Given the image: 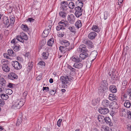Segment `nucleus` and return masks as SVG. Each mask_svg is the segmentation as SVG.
<instances>
[{
  "label": "nucleus",
  "mask_w": 131,
  "mask_h": 131,
  "mask_svg": "<svg viewBox=\"0 0 131 131\" xmlns=\"http://www.w3.org/2000/svg\"><path fill=\"white\" fill-rule=\"evenodd\" d=\"M75 15L77 17H79L82 15L83 9L82 8L79 7H75Z\"/></svg>",
  "instance_id": "5"
},
{
  "label": "nucleus",
  "mask_w": 131,
  "mask_h": 131,
  "mask_svg": "<svg viewBox=\"0 0 131 131\" xmlns=\"http://www.w3.org/2000/svg\"><path fill=\"white\" fill-rule=\"evenodd\" d=\"M82 41L83 43L87 45L89 48L91 49L94 47L93 43L90 40L86 39H84Z\"/></svg>",
  "instance_id": "3"
},
{
  "label": "nucleus",
  "mask_w": 131,
  "mask_h": 131,
  "mask_svg": "<svg viewBox=\"0 0 131 131\" xmlns=\"http://www.w3.org/2000/svg\"><path fill=\"white\" fill-rule=\"evenodd\" d=\"M54 41L53 38H51L48 41L47 44L49 46H52V44L54 43Z\"/></svg>",
  "instance_id": "31"
},
{
  "label": "nucleus",
  "mask_w": 131,
  "mask_h": 131,
  "mask_svg": "<svg viewBox=\"0 0 131 131\" xmlns=\"http://www.w3.org/2000/svg\"><path fill=\"white\" fill-rule=\"evenodd\" d=\"M127 94L130 95L131 94V89L130 88H128L126 92Z\"/></svg>",
  "instance_id": "57"
},
{
  "label": "nucleus",
  "mask_w": 131,
  "mask_h": 131,
  "mask_svg": "<svg viewBox=\"0 0 131 131\" xmlns=\"http://www.w3.org/2000/svg\"><path fill=\"white\" fill-rule=\"evenodd\" d=\"M99 99H94L93 100L92 102V104L93 105L95 106L99 102Z\"/></svg>",
  "instance_id": "36"
},
{
  "label": "nucleus",
  "mask_w": 131,
  "mask_h": 131,
  "mask_svg": "<svg viewBox=\"0 0 131 131\" xmlns=\"http://www.w3.org/2000/svg\"><path fill=\"white\" fill-rule=\"evenodd\" d=\"M97 36V34L95 32L93 31L91 32L88 35L89 38L91 40H93Z\"/></svg>",
  "instance_id": "17"
},
{
  "label": "nucleus",
  "mask_w": 131,
  "mask_h": 131,
  "mask_svg": "<svg viewBox=\"0 0 131 131\" xmlns=\"http://www.w3.org/2000/svg\"><path fill=\"white\" fill-rule=\"evenodd\" d=\"M102 104L104 107L110 108L111 104V102L108 100H105L103 101Z\"/></svg>",
  "instance_id": "13"
},
{
  "label": "nucleus",
  "mask_w": 131,
  "mask_h": 131,
  "mask_svg": "<svg viewBox=\"0 0 131 131\" xmlns=\"http://www.w3.org/2000/svg\"><path fill=\"white\" fill-rule=\"evenodd\" d=\"M99 112L101 114L105 115L109 112V110L108 108L105 107H100L99 109Z\"/></svg>",
  "instance_id": "7"
},
{
  "label": "nucleus",
  "mask_w": 131,
  "mask_h": 131,
  "mask_svg": "<svg viewBox=\"0 0 131 131\" xmlns=\"http://www.w3.org/2000/svg\"><path fill=\"white\" fill-rule=\"evenodd\" d=\"M77 50L79 53L89 52L86 49V46L83 44L80 45L79 48L77 49Z\"/></svg>",
  "instance_id": "8"
},
{
  "label": "nucleus",
  "mask_w": 131,
  "mask_h": 131,
  "mask_svg": "<svg viewBox=\"0 0 131 131\" xmlns=\"http://www.w3.org/2000/svg\"><path fill=\"white\" fill-rule=\"evenodd\" d=\"M92 30L98 32L100 31V30L97 26H93L92 29Z\"/></svg>",
  "instance_id": "39"
},
{
  "label": "nucleus",
  "mask_w": 131,
  "mask_h": 131,
  "mask_svg": "<svg viewBox=\"0 0 131 131\" xmlns=\"http://www.w3.org/2000/svg\"><path fill=\"white\" fill-rule=\"evenodd\" d=\"M38 64L40 65H41V66H42V65H44V66H45V62L42 61H41L40 62H39Z\"/></svg>",
  "instance_id": "60"
},
{
  "label": "nucleus",
  "mask_w": 131,
  "mask_h": 131,
  "mask_svg": "<svg viewBox=\"0 0 131 131\" xmlns=\"http://www.w3.org/2000/svg\"><path fill=\"white\" fill-rule=\"evenodd\" d=\"M63 28H65V27H67L69 26V24L68 23L67 21H64V20H62L58 23Z\"/></svg>",
  "instance_id": "12"
},
{
  "label": "nucleus",
  "mask_w": 131,
  "mask_h": 131,
  "mask_svg": "<svg viewBox=\"0 0 131 131\" xmlns=\"http://www.w3.org/2000/svg\"><path fill=\"white\" fill-rule=\"evenodd\" d=\"M42 76L41 75H39L36 78V79L38 81H39L41 79Z\"/></svg>",
  "instance_id": "61"
},
{
  "label": "nucleus",
  "mask_w": 131,
  "mask_h": 131,
  "mask_svg": "<svg viewBox=\"0 0 131 131\" xmlns=\"http://www.w3.org/2000/svg\"><path fill=\"white\" fill-rule=\"evenodd\" d=\"M108 98L111 101H113L115 100H117V97L115 94L112 93L109 94Z\"/></svg>",
  "instance_id": "20"
},
{
  "label": "nucleus",
  "mask_w": 131,
  "mask_h": 131,
  "mask_svg": "<svg viewBox=\"0 0 131 131\" xmlns=\"http://www.w3.org/2000/svg\"><path fill=\"white\" fill-rule=\"evenodd\" d=\"M8 78L9 79L13 80L17 79L18 78V76L15 73L11 72L8 74Z\"/></svg>",
  "instance_id": "11"
},
{
  "label": "nucleus",
  "mask_w": 131,
  "mask_h": 131,
  "mask_svg": "<svg viewBox=\"0 0 131 131\" xmlns=\"http://www.w3.org/2000/svg\"><path fill=\"white\" fill-rule=\"evenodd\" d=\"M4 56L5 58H6L7 59H9V57L8 56H7V53H4Z\"/></svg>",
  "instance_id": "63"
},
{
  "label": "nucleus",
  "mask_w": 131,
  "mask_h": 131,
  "mask_svg": "<svg viewBox=\"0 0 131 131\" xmlns=\"http://www.w3.org/2000/svg\"><path fill=\"white\" fill-rule=\"evenodd\" d=\"M101 84L104 86V88L105 89H107V86L108 84L106 81L103 80Z\"/></svg>",
  "instance_id": "37"
},
{
  "label": "nucleus",
  "mask_w": 131,
  "mask_h": 131,
  "mask_svg": "<svg viewBox=\"0 0 131 131\" xmlns=\"http://www.w3.org/2000/svg\"><path fill=\"white\" fill-rule=\"evenodd\" d=\"M127 84V81L126 80H124L123 81L122 85L123 86L126 87Z\"/></svg>",
  "instance_id": "54"
},
{
  "label": "nucleus",
  "mask_w": 131,
  "mask_h": 131,
  "mask_svg": "<svg viewBox=\"0 0 131 131\" xmlns=\"http://www.w3.org/2000/svg\"><path fill=\"white\" fill-rule=\"evenodd\" d=\"M49 89V88L48 87H43V91H45L46 92L48 91Z\"/></svg>",
  "instance_id": "55"
},
{
  "label": "nucleus",
  "mask_w": 131,
  "mask_h": 131,
  "mask_svg": "<svg viewBox=\"0 0 131 131\" xmlns=\"http://www.w3.org/2000/svg\"><path fill=\"white\" fill-rule=\"evenodd\" d=\"M76 5L77 7H80V8H82V7L83 6V2H80V1H77L76 2Z\"/></svg>",
  "instance_id": "29"
},
{
  "label": "nucleus",
  "mask_w": 131,
  "mask_h": 131,
  "mask_svg": "<svg viewBox=\"0 0 131 131\" xmlns=\"http://www.w3.org/2000/svg\"><path fill=\"white\" fill-rule=\"evenodd\" d=\"M12 64L15 69L17 70H20L22 68L21 64L17 61H13Z\"/></svg>",
  "instance_id": "6"
},
{
  "label": "nucleus",
  "mask_w": 131,
  "mask_h": 131,
  "mask_svg": "<svg viewBox=\"0 0 131 131\" xmlns=\"http://www.w3.org/2000/svg\"><path fill=\"white\" fill-rule=\"evenodd\" d=\"M105 118L103 116L101 115H99L97 117V119L100 122L102 123L104 120Z\"/></svg>",
  "instance_id": "30"
},
{
  "label": "nucleus",
  "mask_w": 131,
  "mask_h": 131,
  "mask_svg": "<svg viewBox=\"0 0 131 131\" xmlns=\"http://www.w3.org/2000/svg\"><path fill=\"white\" fill-rule=\"evenodd\" d=\"M118 105L116 102H111V104L110 108L112 109H117L118 108Z\"/></svg>",
  "instance_id": "14"
},
{
  "label": "nucleus",
  "mask_w": 131,
  "mask_h": 131,
  "mask_svg": "<svg viewBox=\"0 0 131 131\" xmlns=\"http://www.w3.org/2000/svg\"><path fill=\"white\" fill-rule=\"evenodd\" d=\"M2 19L4 24L5 25H7L9 23V20L7 17L5 16H3Z\"/></svg>",
  "instance_id": "24"
},
{
  "label": "nucleus",
  "mask_w": 131,
  "mask_h": 131,
  "mask_svg": "<svg viewBox=\"0 0 131 131\" xmlns=\"http://www.w3.org/2000/svg\"><path fill=\"white\" fill-rule=\"evenodd\" d=\"M13 84L11 83H8V84L7 85V86L8 87L10 88H13Z\"/></svg>",
  "instance_id": "59"
},
{
  "label": "nucleus",
  "mask_w": 131,
  "mask_h": 131,
  "mask_svg": "<svg viewBox=\"0 0 131 131\" xmlns=\"http://www.w3.org/2000/svg\"><path fill=\"white\" fill-rule=\"evenodd\" d=\"M123 0H118V5L119 6L120 8L122 6V3H123Z\"/></svg>",
  "instance_id": "51"
},
{
  "label": "nucleus",
  "mask_w": 131,
  "mask_h": 131,
  "mask_svg": "<svg viewBox=\"0 0 131 131\" xmlns=\"http://www.w3.org/2000/svg\"><path fill=\"white\" fill-rule=\"evenodd\" d=\"M101 129L102 131H107V129L106 128V126L103 125H102L101 126Z\"/></svg>",
  "instance_id": "48"
},
{
  "label": "nucleus",
  "mask_w": 131,
  "mask_h": 131,
  "mask_svg": "<svg viewBox=\"0 0 131 131\" xmlns=\"http://www.w3.org/2000/svg\"><path fill=\"white\" fill-rule=\"evenodd\" d=\"M67 32V30L65 28L64 29L61 30L59 32V34H58V36L60 38L63 37H66Z\"/></svg>",
  "instance_id": "10"
},
{
  "label": "nucleus",
  "mask_w": 131,
  "mask_h": 131,
  "mask_svg": "<svg viewBox=\"0 0 131 131\" xmlns=\"http://www.w3.org/2000/svg\"><path fill=\"white\" fill-rule=\"evenodd\" d=\"M62 121V120L61 119H59L57 122V125L60 127L61 126V123Z\"/></svg>",
  "instance_id": "50"
},
{
  "label": "nucleus",
  "mask_w": 131,
  "mask_h": 131,
  "mask_svg": "<svg viewBox=\"0 0 131 131\" xmlns=\"http://www.w3.org/2000/svg\"><path fill=\"white\" fill-rule=\"evenodd\" d=\"M15 21V20L14 18L13 17H11L10 19V22L9 26L10 25V24L11 25L13 24L14 23Z\"/></svg>",
  "instance_id": "49"
},
{
  "label": "nucleus",
  "mask_w": 131,
  "mask_h": 131,
  "mask_svg": "<svg viewBox=\"0 0 131 131\" xmlns=\"http://www.w3.org/2000/svg\"><path fill=\"white\" fill-rule=\"evenodd\" d=\"M25 102V100L23 99L14 100L12 103V107L15 109H19L23 106Z\"/></svg>",
  "instance_id": "2"
},
{
  "label": "nucleus",
  "mask_w": 131,
  "mask_h": 131,
  "mask_svg": "<svg viewBox=\"0 0 131 131\" xmlns=\"http://www.w3.org/2000/svg\"><path fill=\"white\" fill-rule=\"evenodd\" d=\"M2 69L4 71L6 72H9L10 69V68L7 64H4L3 65Z\"/></svg>",
  "instance_id": "15"
},
{
  "label": "nucleus",
  "mask_w": 131,
  "mask_h": 131,
  "mask_svg": "<svg viewBox=\"0 0 131 131\" xmlns=\"http://www.w3.org/2000/svg\"><path fill=\"white\" fill-rule=\"evenodd\" d=\"M91 131H99L96 128H94L92 129Z\"/></svg>",
  "instance_id": "64"
},
{
  "label": "nucleus",
  "mask_w": 131,
  "mask_h": 131,
  "mask_svg": "<svg viewBox=\"0 0 131 131\" xmlns=\"http://www.w3.org/2000/svg\"><path fill=\"white\" fill-rule=\"evenodd\" d=\"M71 59L73 61L77 62H80L82 61L81 59L76 56L72 57Z\"/></svg>",
  "instance_id": "23"
},
{
  "label": "nucleus",
  "mask_w": 131,
  "mask_h": 131,
  "mask_svg": "<svg viewBox=\"0 0 131 131\" xmlns=\"http://www.w3.org/2000/svg\"><path fill=\"white\" fill-rule=\"evenodd\" d=\"M22 122V118L20 117L18 119L17 123L16 124L17 126H18Z\"/></svg>",
  "instance_id": "47"
},
{
  "label": "nucleus",
  "mask_w": 131,
  "mask_h": 131,
  "mask_svg": "<svg viewBox=\"0 0 131 131\" xmlns=\"http://www.w3.org/2000/svg\"><path fill=\"white\" fill-rule=\"evenodd\" d=\"M69 7L70 9H72L74 8L75 6L74 3L72 2H70L68 4Z\"/></svg>",
  "instance_id": "41"
},
{
  "label": "nucleus",
  "mask_w": 131,
  "mask_h": 131,
  "mask_svg": "<svg viewBox=\"0 0 131 131\" xmlns=\"http://www.w3.org/2000/svg\"><path fill=\"white\" fill-rule=\"evenodd\" d=\"M83 52L81 53L79 56L80 58L82 59H84L89 56V54L87 52Z\"/></svg>",
  "instance_id": "19"
},
{
  "label": "nucleus",
  "mask_w": 131,
  "mask_h": 131,
  "mask_svg": "<svg viewBox=\"0 0 131 131\" xmlns=\"http://www.w3.org/2000/svg\"><path fill=\"white\" fill-rule=\"evenodd\" d=\"M56 91L53 90H50V94L52 95H54L56 93Z\"/></svg>",
  "instance_id": "56"
},
{
  "label": "nucleus",
  "mask_w": 131,
  "mask_h": 131,
  "mask_svg": "<svg viewBox=\"0 0 131 131\" xmlns=\"http://www.w3.org/2000/svg\"><path fill=\"white\" fill-rule=\"evenodd\" d=\"M28 39L27 36L25 33L22 32L20 33V35L17 36L16 37V39L14 38L11 41L12 43L14 44L17 43L18 41L23 43L24 40H27Z\"/></svg>",
  "instance_id": "1"
},
{
  "label": "nucleus",
  "mask_w": 131,
  "mask_h": 131,
  "mask_svg": "<svg viewBox=\"0 0 131 131\" xmlns=\"http://www.w3.org/2000/svg\"><path fill=\"white\" fill-rule=\"evenodd\" d=\"M109 89L110 91L113 93H115L117 91L116 87L114 85L110 86L109 87Z\"/></svg>",
  "instance_id": "22"
},
{
  "label": "nucleus",
  "mask_w": 131,
  "mask_h": 131,
  "mask_svg": "<svg viewBox=\"0 0 131 131\" xmlns=\"http://www.w3.org/2000/svg\"><path fill=\"white\" fill-rule=\"evenodd\" d=\"M5 104V102L3 99H0V106H2Z\"/></svg>",
  "instance_id": "52"
},
{
  "label": "nucleus",
  "mask_w": 131,
  "mask_h": 131,
  "mask_svg": "<svg viewBox=\"0 0 131 131\" xmlns=\"http://www.w3.org/2000/svg\"><path fill=\"white\" fill-rule=\"evenodd\" d=\"M6 83V80L2 77L0 78V84L2 86H4Z\"/></svg>",
  "instance_id": "32"
},
{
  "label": "nucleus",
  "mask_w": 131,
  "mask_h": 131,
  "mask_svg": "<svg viewBox=\"0 0 131 131\" xmlns=\"http://www.w3.org/2000/svg\"><path fill=\"white\" fill-rule=\"evenodd\" d=\"M59 15L61 18H64L66 17L67 13L64 11H60L59 13Z\"/></svg>",
  "instance_id": "27"
},
{
  "label": "nucleus",
  "mask_w": 131,
  "mask_h": 131,
  "mask_svg": "<svg viewBox=\"0 0 131 131\" xmlns=\"http://www.w3.org/2000/svg\"><path fill=\"white\" fill-rule=\"evenodd\" d=\"M61 44L66 47L69 46L70 43L66 39H63L61 41Z\"/></svg>",
  "instance_id": "21"
},
{
  "label": "nucleus",
  "mask_w": 131,
  "mask_h": 131,
  "mask_svg": "<svg viewBox=\"0 0 131 131\" xmlns=\"http://www.w3.org/2000/svg\"><path fill=\"white\" fill-rule=\"evenodd\" d=\"M42 55L43 58L45 59H46L48 57L49 53L47 52H44L42 53Z\"/></svg>",
  "instance_id": "35"
},
{
  "label": "nucleus",
  "mask_w": 131,
  "mask_h": 131,
  "mask_svg": "<svg viewBox=\"0 0 131 131\" xmlns=\"http://www.w3.org/2000/svg\"><path fill=\"white\" fill-rule=\"evenodd\" d=\"M65 49L66 47L64 46H60L59 47V50L60 51L63 53L65 52Z\"/></svg>",
  "instance_id": "42"
},
{
  "label": "nucleus",
  "mask_w": 131,
  "mask_h": 131,
  "mask_svg": "<svg viewBox=\"0 0 131 131\" xmlns=\"http://www.w3.org/2000/svg\"><path fill=\"white\" fill-rule=\"evenodd\" d=\"M14 43V45L13 47L14 50L16 51H18L20 49V46L19 45H15L16 43L15 44Z\"/></svg>",
  "instance_id": "33"
},
{
  "label": "nucleus",
  "mask_w": 131,
  "mask_h": 131,
  "mask_svg": "<svg viewBox=\"0 0 131 131\" xmlns=\"http://www.w3.org/2000/svg\"><path fill=\"white\" fill-rule=\"evenodd\" d=\"M75 17L73 14H71L67 16V20L71 24H73L74 21Z\"/></svg>",
  "instance_id": "9"
},
{
  "label": "nucleus",
  "mask_w": 131,
  "mask_h": 131,
  "mask_svg": "<svg viewBox=\"0 0 131 131\" xmlns=\"http://www.w3.org/2000/svg\"><path fill=\"white\" fill-rule=\"evenodd\" d=\"M50 31L49 29L45 30L42 34V35L43 37H44L47 36L49 34Z\"/></svg>",
  "instance_id": "25"
},
{
  "label": "nucleus",
  "mask_w": 131,
  "mask_h": 131,
  "mask_svg": "<svg viewBox=\"0 0 131 131\" xmlns=\"http://www.w3.org/2000/svg\"><path fill=\"white\" fill-rule=\"evenodd\" d=\"M34 20V19L32 18H28V20L30 22H33Z\"/></svg>",
  "instance_id": "62"
},
{
  "label": "nucleus",
  "mask_w": 131,
  "mask_h": 131,
  "mask_svg": "<svg viewBox=\"0 0 131 131\" xmlns=\"http://www.w3.org/2000/svg\"><path fill=\"white\" fill-rule=\"evenodd\" d=\"M128 116L127 117L129 119H131V111H128L127 113Z\"/></svg>",
  "instance_id": "53"
},
{
  "label": "nucleus",
  "mask_w": 131,
  "mask_h": 131,
  "mask_svg": "<svg viewBox=\"0 0 131 131\" xmlns=\"http://www.w3.org/2000/svg\"><path fill=\"white\" fill-rule=\"evenodd\" d=\"M65 28H63L59 24V25L57 26L56 27V29L57 30L59 31L60 30H62Z\"/></svg>",
  "instance_id": "46"
},
{
  "label": "nucleus",
  "mask_w": 131,
  "mask_h": 131,
  "mask_svg": "<svg viewBox=\"0 0 131 131\" xmlns=\"http://www.w3.org/2000/svg\"><path fill=\"white\" fill-rule=\"evenodd\" d=\"M61 4L63 10H66L68 9V4L67 1H63L61 2Z\"/></svg>",
  "instance_id": "16"
},
{
  "label": "nucleus",
  "mask_w": 131,
  "mask_h": 131,
  "mask_svg": "<svg viewBox=\"0 0 131 131\" xmlns=\"http://www.w3.org/2000/svg\"><path fill=\"white\" fill-rule=\"evenodd\" d=\"M0 96L1 97L2 99L3 100H6L8 98V96L7 95L5 94H0Z\"/></svg>",
  "instance_id": "40"
},
{
  "label": "nucleus",
  "mask_w": 131,
  "mask_h": 131,
  "mask_svg": "<svg viewBox=\"0 0 131 131\" xmlns=\"http://www.w3.org/2000/svg\"><path fill=\"white\" fill-rule=\"evenodd\" d=\"M75 25L76 27L79 29L82 26L81 22L80 20H78L75 23Z\"/></svg>",
  "instance_id": "28"
},
{
  "label": "nucleus",
  "mask_w": 131,
  "mask_h": 131,
  "mask_svg": "<svg viewBox=\"0 0 131 131\" xmlns=\"http://www.w3.org/2000/svg\"><path fill=\"white\" fill-rule=\"evenodd\" d=\"M61 81H62V83L65 88L66 87L67 88L68 86L66 85V84H67L69 82V80L68 77L67 76H62L60 78Z\"/></svg>",
  "instance_id": "4"
},
{
  "label": "nucleus",
  "mask_w": 131,
  "mask_h": 131,
  "mask_svg": "<svg viewBox=\"0 0 131 131\" xmlns=\"http://www.w3.org/2000/svg\"><path fill=\"white\" fill-rule=\"evenodd\" d=\"M121 112L123 114V116H125L126 115V112L125 110L124 109H122L121 111Z\"/></svg>",
  "instance_id": "58"
},
{
  "label": "nucleus",
  "mask_w": 131,
  "mask_h": 131,
  "mask_svg": "<svg viewBox=\"0 0 131 131\" xmlns=\"http://www.w3.org/2000/svg\"><path fill=\"white\" fill-rule=\"evenodd\" d=\"M104 88V86H103V85L101 84L99 88V89L100 90L102 91L103 92H104L105 90L107 89H105Z\"/></svg>",
  "instance_id": "45"
},
{
  "label": "nucleus",
  "mask_w": 131,
  "mask_h": 131,
  "mask_svg": "<svg viewBox=\"0 0 131 131\" xmlns=\"http://www.w3.org/2000/svg\"><path fill=\"white\" fill-rule=\"evenodd\" d=\"M21 27L22 29L23 30L26 31H28L29 28L26 25L23 24L21 25Z\"/></svg>",
  "instance_id": "34"
},
{
  "label": "nucleus",
  "mask_w": 131,
  "mask_h": 131,
  "mask_svg": "<svg viewBox=\"0 0 131 131\" xmlns=\"http://www.w3.org/2000/svg\"><path fill=\"white\" fill-rule=\"evenodd\" d=\"M83 66V65L81 63H76L74 64L73 67L76 68L80 69Z\"/></svg>",
  "instance_id": "26"
},
{
  "label": "nucleus",
  "mask_w": 131,
  "mask_h": 131,
  "mask_svg": "<svg viewBox=\"0 0 131 131\" xmlns=\"http://www.w3.org/2000/svg\"><path fill=\"white\" fill-rule=\"evenodd\" d=\"M124 105L125 107L128 108L130 107L131 106V104L128 101H126L124 103Z\"/></svg>",
  "instance_id": "43"
},
{
  "label": "nucleus",
  "mask_w": 131,
  "mask_h": 131,
  "mask_svg": "<svg viewBox=\"0 0 131 131\" xmlns=\"http://www.w3.org/2000/svg\"><path fill=\"white\" fill-rule=\"evenodd\" d=\"M104 121L105 122L108 124L110 126H113V124L111 122L110 118L108 117L105 118Z\"/></svg>",
  "instance_id": "18"
},
{
  "label": "nucleus",
  "mask_w": 131,
  "mask_h": 131,
  "mask_svg": "<svg viewBox=\"0 0 131 131\" xmlns=\"http://www.w3.org/2000/svg\"><path fill=\"white\" fill-rule=\"evenodd\" d=\"M7 52L8 54L10 56H13L15 55L12 49H8Z\"/></svg>",
  "instance_id": "44"
},
{
  "label": "nucleus",
  "mask_w": 131,
  "mask_h": 131,
  "mask_svg": "<svg viewBox=\"0 0 131 131\" xmlns=\"http://www.w3.org/2000/svg\"><path fill=\"white\" fill-rule=\"evenodd\" d=\"M67 28L71 32H75L76 31V29H75L74 26H69L67 27Z\"/></svg>",
  "instance_id": "38"
}]
</instances>
